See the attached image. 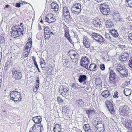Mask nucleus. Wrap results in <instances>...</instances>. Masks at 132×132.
Here are the masks:
<instances>
[{"instance_id": "nucleus-2", "label": "nucleus", "mask_w": 132, "mask_h": 132, "mask_svg": "<svg viewBox=\"0 0 132 132\" xmlns=\"http://www.w3.org/2000/svg\"><path fill=\"white\" fill-rule=\"evenodd\" d=\"M116 69L118 72L124 77H127L128 76V70L124 65L119 64L116 67Z\"/></svg>"}, {"instance_id": "nucleus-3", "label": "nucleus", "mask_w": 132, "mask_h": 132, "mask_svg": "<svg viewBox=\"0 0 132 132\" xmlns=\"http://www.w3.org/2000/svg\"><path fill=\"white\" fill-rule=\"evenodd\" d=\"M81 5L79 3H75L71 8L72 13L75 14H78L81 11Z\"/></svg>"}, {"instance_id": "nucleus-13", "label": "nucleus", "mask_w": 132, "mask_h": 132, "mask_svg": "<svg viewBox=\"0 0 132 132\" xmlns=\"http://www.w3.org/2000/svg\"><path fill=\"white\" fill-rule=\"evenodd\" d=\"M129 110V108L128 106L124 105L121 106L119 109V111L122 113L126 114L127 112Z\"/></svg>"}, {"instance_id": "nucleus-56", "label": "nucleus", "mask_w": 132, "mask_h": 132, "mask_svg": "<svg viewBox=\"0 0 132 132\" xmlns=\"http://www.w3.org/2000/svg\"><path fill=\"white\" fill-rule=\"evenodd\" d=\"M35 57L34 56H32V59L33 60V62H34V64L35 63H37L36 61L35 60Z\"/></svg>"}, {"instance_id": "nucleus-15", "label": "nucleus", "mask_w": 132, "mask_h": 132, "mask_svg": "<svg viewBox=\"0 0 132 132\" xmlns=\"http://www.w3.org/2000/svg\"><path fill=\"white\" fill-rule=\"evenodd\" d=\"M62 95L64 97H67L69 95L68 88L67 87L64 88L63 87L62 89Z\"/></svg>"}, {"instance_id": "nucleus-48", "label": "nucleus", "mask_w": 132, "mask_h": 132, "mask_svg": "<svg viewBox=\"0 0 132 132\" xmlns=\"http://www.w3.org/2000/svg\"><path fill=\"white\" fill-rule=\"evenodd\" d=\"M128 64L130 67L132 69V59L131 58L129 60Z\"/></svg>"}, {"instance_id": "nucleus-9", "label": "nucleus", "mask_w": 132, "mask_h": 132, "mask_svg": "<svg viewBox=\"0 0 132 132\" xmlns=\"http://www.w3.org/2000/svg\"><path fill=\"white\" fill-rule=\"evenodd\" d=\"M45 20L49 23L54 22L56 21V19L53 17L52 14H48L45 16Z\"/></svg>"}, {"instance_id": "nucleus-64", "label": "nucleus", "mask_w": 132, "mask_h": 132, "mask_svg": "<svg viewBox=\"0 0 132 132\" xmlns=\"http://www.w3.org/2000/svg\"><path fill=\"white\" fill-rule=\"evenodd\" d=\"M2 58V53L0 52V62H1Z\"/></svg>"}, {"instance_id": "nucleus-63", "label": "nucleus", "mask_w": 132, "mask_h": 132, "mask_svg": "<svg viewBox=\"0 0 132 132\" xmlns=\"http://www.w3.org/2000/svg\"><path fill=\"white\" fill-rule=\"evenodd\" d=\"M54 132H61V131L58 130H57L56 129H53Z\"/></svg>"}, {"instance_id": "nucleus-57", "label": "nucleus", "mask_w": 132, "mask_h": 132, "mask_svg": "<svg viewBox=\"0 0 132 132\" xmlns=\"http://www.w3.org/2000/svg\"><path fill=\"white\" fill-rule=\"evenodd\" d=\"M128 37L130 39L132 40V34H129L128 35Z\"/></svg>"}, {"instance_id": "nucleus-40", "label": "nucleus", "mask_w": 132, "mask_h": 132, "mask_svg": "<svg viewBox=\"0 0 132 132\" xmlns=\"http://www.w3.org/2000/svg\"><path fill=\"white\" fill-rule=\"evenodd\" d=\"M77 102L78 103V104L81 107L84 104V102L81 100H78Z\"/></svg>"}, {"instance_id": "nucleus-59", "label": "nucleus", "mask_w": 132, "mask_h": 132, "mask_svg": "<svg viewBox=\"0 0 132 132\" xmlns=\"http://www.w3.org/2000/svg\"><path fill=\"white\" fill-rule=\"evenodd\" d=\"M20 3H17L16 4V7H20Z\"/></svg>"}, {"instance_id": "nucleus-51", "label": "nucleus", "mask_w": 132, "mask_h": 132, "mask_svg": "<svg viewBox=\"0 0 132 132\" xmlns=\"http://www.w3.org/2000/svg\"><path fill=\"white\" fill-rule=\"evenodd\" d=\"M71 59H72V61L73 62L76 63H77L78 60L77 58H74L73 59H72V58H71Z\"/></svg>"}, {"instance_id": "nucleus-16", "label": "nucleus", "mask_w": 132, "mask_h": 132, "mask_svg": "<svg viewBox=\"0 0 132 132\" xmlns=\"http://www.w3.org/2000/svg\"><path fill=\"white\" fill-rule=\"evenodd\" d=\"M32 120L36 123L35 124L39 123L42 120L41 117L39 116L34 117L32 118Z\"/></svg>"}, {"instance_id": "nucleus-44", "label": "nucleus", "mask_w": 132, "mask_h": 132, "mask_svg": "<svg viewBox=\"0 0 132 132\" xmlns=\"http://www.w3.org/2000/svg\"><path fill=\"white\" fill-rule=\"evenodd\" d=\"M44 32L45 34L48 33L49 32H50L49 30V28L48 27H46L44 29Z\"/></svg>"}, {"instance_id": "nucleus-19", "label": "nucleus", "mask_w": 132, "mask_h": 132, "mask_svg": "<svg viewBox=\"0 0 132 132\" xmlns=\"http://www.w3.org/2000/svg\"><path fill=\"white\" fill-rule=\"evenodd\" d=\"M93 130L95 132H104V128L102 130V128H99L97 127L96 126L93 125Z\"/></svg>"}, {"instance_id": "nucleus-46", "label": "nucleus", "mask_w": 132, "mask_h": 132, "mask_svg": "<svg viewBox=\"0 0 132 132\" xmlns=\"http://www.w3.org/2000/svg\"><path fill=\"white\" fill-rule=\"evenodd\" d=\"M19 26H21L20 25H18V26L17 25L14 26L12 27L11 30H16L17 29V28H18Z\"/></svg>"}, {"instance_id": "nucleus-42", "label": "nucleus", "mask_w": 132, "mask_h": 132, "mask_svg": "<svg viewBox=\"0 0 132 132\" xmlns=\"http://www.w3.org/2000/svg\"><path fill=\"white\" fill-rule=\"evenodd\" d=\"M100 69L102 71L105 70V67L104 65L103 64H101L100 65Z\"/></svg>"}, {"instance_id": "nucleus-54", "label": "nucleus", "mask_w": 132, "mask_h": 132, "mask_svg": "<svg viewBox=\"0 0 132 132\" xmlns=\"http://www.w3.org/2000/svg\"><path fill=\"white\" fill-rule=\"evenodd\" d=\"M72 88H71L72 89L74 90L76 89V87L75 86V84L74 83L72 84Z\"/></svg>"}, {"instance_id": "nucleus-32", "label": "nucleus", "mask_w": 132, "mask_h": 132, "mask_svg": "<svg viewBox=\"0 0 132 132\" xmlns=\"http://www.w3.org/2000/svg\"><path fill=\"white\" fill-rule=\"evenodd\" d=\"M86 113L88 114V116H91L93 114H94L95 111H94L91 110H86Z\"/></svg>"}, {"instance_id": "nucleus-24", "label": "nucleus", "mask_w": 132, "mask_h": 132, "mask_svg": "<svg viewBox=\"0 0 132 132\" xmlns=\"http://www.w3.org/2000/svg\"><path fill=\"white\" fill-rule=\"evenodd\" d=\"M18 32L16 30H12L11 36L14 38L19 37L20 35Z\"/></svg>"}, {"instance_id": "nucleus-22", "label": "nucleus", "mask_w": 132, "mask_h": 132, "mask_svg": "<svg viewBox=\"0 0 132 132\" xmlns=\"http://www.w3.org/2000/svg\"><path fill=\"white\" fill-rule=\"evenodd\" d=\"M17 29H16V30L18 32V33L20 36L21 34H23V31L24 29L23 28V26H19V28Z\"/></svg>"}, {"instance_id": "nucleus-55", "label": "nucleus", "mask_w": 132, "mask_h": 132, "mask_svg": "<svg viewBox=\"0 0 132 132\" xmlns=\"http://www.w3.org/2000/svg\"><path fill=\"white\" fill-rule=\"evenodd\" d=\"M34 65H35V66L36 67V68H37V69H38V71L40 72V71L39 70V68H38V65H37V63H35L34 64Z\"/></svg>"}, {"instance_id": "nucleus-17", "label": "nucleus", "mask_w": 132, "mask_h": 132, "mask_svg": "<svg viewBox=\"0 0 132 132\" xmlns=\"http://www.w3.org/2000/svg\"><path fill=\"white\" fill-rule=\"evenodd\" d=\"M110 9H100L101 12L104 15H107L109 14Z\"/></svg>"}, {"instance_id": "nucleus-28", "label": "nucleus", "mask_w": 132, "mask_h": 132, "mask_svg": "<svg viewBox=\"0 0 132 132\" xmlns=\"http://www.w3.org/2000/svg\"><path fill=\"white\" fill-rule=\"evenodd\" d=\"M101 95L103 97H107L109 95V92L107 90H104L102 93Z\"/></svg>"}, {"instance_id": "nucleus-58", "label": "nucleus", "mask_w": 132, "mask_h": 132, "mask_svg": "<svg viewBox=\"0 0 132 132\" xmlns=\"http://www.w3.org/2000/svg\"><path fill=\"white\" fill-rule=\"evenodd\" d=\"M36 83H38V84H39V80L38 77L37 78Z\"/></svg>"}, {"instance_id": "nucleus-20", "label": "nucleus", "mask_w": 132, "mask_h": 132, "mask_svg": "<svg viewBox=\"0 0 132 132\" xmlns=\"http://www.w3.org/2000/svg\"><path fill=\"white\" fill-rule=\"evenodd\" d=\"M94 125V126H96L97 127H98L99 128H102V129H102L104 128V125L102 124V123L100 122V121H95L94 123V124H93V125Z\"/></svg>"}, {"instance_id": "nucleus-38", "label": "nucleus", "mask_w": 132, "mask_h": 132, "mask_svg": "<svg viewBox=\"0 0 132 132\" xmlns=\"http://www.w3.org/2000/svg\"><path fill=\"white\" fill-rule=\"evenodd\" d=\"M57 101L59 104H62L63 102V100L59 97H57Z\"/></svg>"}, {"instance_id": "nucleus-62", "label": "nucleus", "mask_w": 132, "mask_h": 132, "mask_svg": "<svg viewBox=\"0 0 132 132\" xmlns=\"http://www.w3.org/2000/svg\"><path fill=\"white\" fill-rule=\"evenodd\" d=\"M32 42V40L31 38H29L28 39V42H29V43L30 44V43H31V42Z\"/></svg>"}, {"instance_id": "nucleus-53", "label": "nucleus", "mask_w": 132, "mask_h": 132, "mask_svg": "<svg viewBox=\"0 0 132 132\" xmlns=\"http://www.w3.org/2000/svg\"><path fill=\"white\" fill-rule=\"evenodd\" d=\"M55 5H56V3L54 2L52 3L51 4V8L53 9V7L55 6Z\"/></svg>"}, {"instance_id": "nucleus-41", "label": "nucleus", "mask_w": 132, "mask_h": 132, "mask_svg": "<svg viewBox=\"0 0 132 132\" xmlns=\"http://www.w3.org/2000/svg\"><path fill=\"white\" fill-rule=\"evenodd\" d=\"M29 52L27 51H26L23 52V56L24 57H27L29 55Z\"/></svg>"}, {"instance_id": "nucleus-35", "label": "nucleus", "mask_w": 132, "mask_h": 132, "mask_svg": "<svg viewBox=\"0 0 132 132\" xmlns=\"http://www.w3.org/2000/svg\"><path fill=\"white\" fill-rule=\"evenodd\" d=\"M53 129L61 131V126L60 125L56 124Z\"/></svg>"}, {"instance_id": "nucleus-31", "label": "nucleus", "mask_w": 132, "mask_h": 132, "mask_svg": "<svg viewBox=\"0 0 132 132\" xmlns=\"http://www.w3.org/2000/svg\"><path fill=\"white\" fill-rule=\"evenodd\" d=\"M126 4L127 6L132 7V0H126Z\"/></svg>"}, {"instance_id": "nucleus-27", "label": "nucleus", "mask_w": 132, "mask_h": 132, "mask_svg": "<svg viewBox=\"0 0 132 132\" xmlns=\"http://www.w3.org/2000/svg\"><path fill=\"white\" fill-rule=\"evenodd\" d=\"M26 51H27L29 52L30 50L31 47L32 46V42L30 44L28 42L26 44Z\"/></svg>"}, {"instance_id": "nucleus-30", "label": "nucleus", "mask_w": 132, "mask_h": 132, "mask_svg": "<svg viewBox=\"0 0 132 132\" xmlns=\"http://www.w3.org/2000/svg\"><path fill=\"white\" fill-rule=\"evenodd\" d=\"M113 23L110 21H107L106 22V26L107 27L109 28L113 26Z\"/></svg>"}, {"instance_id": "nucleus-33", "label": "nucleus", "mask_w": 132, "mask_h": 132, "mask_svg": "<svg viewBox=\"0 0 132 132\" xmlns=\"http://www.w3.org/2000/svg\"><path fill=\"white\" fill-rule=\"evenodd\" d=\"M124 93L127 96L130 95L131 94V90L125 89L124 90Z\"/></svg>"}, {"instance_id": "nucleus-36", "label": "nucleus", "mask_w": 132, "mask_h": 132, "mask_svg": "<svg viewBox=\"0 0 132 132\" xmlns=\"http://www.w3.org/2000/svg\"><path fill=\"white\" fill-rule=\"evenodd\" d=\"M105 38L107 39V40L111 42V39L110 37V35L108 33H105Z\"/></svg>"}, {"instance_id": "nucleus-10", "label": "nucleus", "mask_w": 132, "mask_h": 132, "mask_svg": "<svg viewBox=\"0 0 132 132\" xmlns=\"http://www.w3.org/2000/svg\"><path fill=\"white\" fill-rule=\"evenodd\" d=\"M105 104L110 113L112 114L113 113L114 111L112 103L108 101H107L105 102Z\"/></svg>"}, {"instance_id": "nucleus-47", "label": "nucleus", "mask_w": 132, "mask_h": 132, "mask_svg": "<svg viewBox=\"0 0 132 132\" xmlns=\"http://www.w3.org/2000/svg\"><path fill=\"white\" fill-rule=\"evenodd\" d=\"M63 28L64 29V32H69L68 28L66 25L64 26Z\"/></svg>"}, {"instance_id": "nucleus-8", "label": "nucleus", "mask_w": 132, "mask_h": 132, "mask_svg": "<svg viewBox=\"0 0 132 132\" xmlns=\"http://www.w3.org/2000/svg\"><path fill=\"white\" fill-rule=\"evenodd\" d=\"M116 74L114 73L112 70H111L110 72V77L109 82L111 84L113 83L115 81V79L116 78Z\"/></svg>"}, {"instance_id": "nucleus-34", "label": "nucleus", "mask_w": 132, "mask_h": 132, "mask_svg": "<svg viewBox=\"0 0 132 132\" xmlns=\"http://www.w3.org/2000/svg\"><path fill=\"white\" fill-rule=\"evenodd\" d=\"M100 9H109V6L106 3H103L100 5Z\"/></svg>"}, {"instance_id": "nucleus-14", "label": "nucleus", "mask_w": 132, "mask_h": 132, "mask_svg": "<svg viewBox=\"0 0 132 132\" xmlns=\"http://www.w3.org/2000/svg\"><path fill=\"white\" fill-rule=\"evenodd\" d=\"M87 79V76L85 75H80L79 76V78L78 79L80 83H83V85H84L86 83L85 82Z\"/></svg>"}, {"instance_id": "nucleus-5", "label": "nucleus", "mask_w": 132, "mask_h": 132, "mask_svg": "<svg viewBox=\"0 0 132 132\" xmlns=\"http://www.w3.org/2000/svg\"><path fill=\"white\" fill-rule=\"evenodd\" d=\"M30 129L29 132H44L43 127L37 124H35Z\"/></svg>"}, {"instance_id": "nucleus-50", "label": "nucleus", "mask_w": 132, "mask_h": 132, "mask_svg": "<svg viewBox=\"0 0 132 132\" xmlns=\"http://www.w3.org/2000/svg\"><path fill=\"white\" fill-rule=\"evenodd\" d=\"M58 6L57 4L56 3V5H55V6L53 9L55 11H57L58 10Z\"/></svg>"}, {"instance_id": "nucleus-61", "label": "nucleus", "mask_w": 132, "mask_h": 132, "mask_svg": "<svg viewBox=\"0 0 132 132\" xmlns=\"http://www.w3.org/2000/svg\"><path fill=\"white\" fill-rule=\"evenodd\" d=\"M41 62L42 63V64L43 63H45V61L44 60V59H43L42 58V59L41 60Z\"/></svg>"}, {"instance_id": "nucleus-39", "label": "nucleus", "mask_w": 132, "mask_h": 132, "mask_svg": "<svg viewBox=\"0 0 132 132\" xmlns=\"http://www.w3.org/2000/svg\"><path fill=\"white\" fill-rule=\"evenodd\" d=\"M114 17L115 20L116 19L118 21H119L120 20V19L119 18V15L118 13L117 14H114Z\"/></svg>"}, {"instance_id": "nucleus-60", "label": "nucleus", "mask_w": 132, "mask_h": 132, "mask_svg": "<svg viewBox=\"0 0 132 132\" xmlns=\"http://www.w3.org/2000/svg\"><path fill=\"white\" fill-rule=\"evenodd\" d=\"M39 84H36V85L35 86V88H36V89H38L39 87Z\"/></svg>"}, {"instance_id": "nucleus-23", "label": "nucleus", "mask_w": 132, "mask_h": 132, "mask_svg": "<svg viewBox=\"0 0 132 132\" xmlns=\"http://www.w3.org/2000/svg\"><path fill=\"white\" fill-rule=\"evenodd\" d=\"M63 12L64 15L66 16L70 14L68 10L67 7H63Z\"/></svg>"}, {"instance_id": "nucleus-6", "label": "nucleus", "mask_w": 132, "mask_h": 132, "mask_svg": "<svg viewBox=\"0 0 132 132\" xmlns=\"http://www.w3.org/2000/svg\"><path fill=\"white\" fill-rule=\"evenodd\" d=\"M12 77L15 80H18L22 77V73L19 72L17 70L14 69L12 71Z\"/></svg>"}, {"instance_id": "nucleus-11", "label": "nucleus", "mask_w": 132, "mask_h": 132, "mask_svg": "<svg viewBox=\"0 0 132 132\" xmlns=\"http://www.w3.org/2000/svg\"><path fill=\"white\" fill-rule=\"evenodd\" d=\"M91 40L86 36H85L84 38L83 43L84 45L86 48H89L90 47V41H91Z\"/></svg>"}, {"instance_id": "nucleus-7", "label": "nucleus", "mask_w": 132, "mask_h": 132, "mask_svg": "<svg viewBox=\"0 0 132 132\" xmlns=\"http://www.w3.org/2000/svg\"><path fill=\"white\" fill-rule=\"evenodd\" d=\"M80 65L81 66L87 69L88 68V64L89 63L88 59L86 56L82 58L80 61Z\"/></svg>"}, {"instance_id": "nucleus-18", "label": "nucleus", "mask_w": 132, "mask_h": 132, "mask_svg": "<svg viewBox=\"0 0 132 132\" xmlns=\"http://www.w3.org/2000/svg\"><path fill=\"white\" fill-rule=\"evenodd\" d=\"M83 127L85 132H92V130L88 124L84 125Z\"/></svg>"}, {"instance_id": "nucleus-43", "label": "nucleus", "mask_w": 132, "mask_h": 132, "mask_svg": "<svg viewBox=\"0 0 132 132\" xmlns=\"http://www.w3.org/2000/svg\"><path fill=\"white\" fill-rule=\"evenodd\" d=\"M128 129L132 131V122L128 123Z\"/></svg>"}, {"instance_id": "nucleus-49", "label": "nucleus", "mask_w": 132, "mask_h": 132, "mask_svg": "<svg viewBox=\"0 0 132 132\" xmlns=\"http://www.w3.org/2000/svg\"><path fill=\"white\" fill-rule=\"evenodd\" d=\"M114 95L113 96V97L116 98H118V92H114Z\"/></svg>"}, {"instance_id": "nucleus-26", "label": "nucleus", "mask_w": 132, "mask_h": 132, "mask_svg": "<svg viewBox=\"0 0 132 132\" xmlns=\"http://www.w3.org/2000/svg\"><path fill=\"white\" fill-rule=\"evenodd\" d=\"M110 33L112 36L114 37H117L118 36V34L117 31L114 29L110 30Z\"/></svg>"}, {"instance_id": "nucleus-21", "label": "nucleus", "mask_w": 132, "mask_h": 132, "mask_svg": "<svg viewBox=\"0 0 132 132\" xmlns=\"http://www.w3.org/2000/svg\"><path fill=\"white\" fill-rule=\"evenodd\" d=\"M97 65L95 63L91 64L89 66V69L91 71H93L97 70Z\"/></svg>"}, {"instance_id": "nucleus-1", "label": "nucleus", "mask_w": 132, "mask_h": 132, "mask_svg": "<svg viewBox=\"0 0 132 132\" xmlns=\"http://www.w3.org/2000/svg\"><path fill=\"white\" fill-rule=\"evenodd\" d=\"M22 94L16 90L11 91L10 92V100L14 101L15 103L20 101L22 98Z\"/></svg>"}, {"instance_id": "nucleus-12", "label": "nucleus", "mask_w": 132, "mask_h": 132, "mask_svg": "<svg viewBox=\"0 0 132 132\" xmlns=\"http://www.w3.org/2000/svg\"><path fill=\"white\" fill-rule=\"evenodd\" d=\"M93 25L94 27L99 26L101 24V21L100 20L98 19H95L92 21Z\"/></svg>"}, {"instance_id": "nucleus-52", "label": "nucleus", "mask_w": 132, "mask_h": 132, "mask_svg": "<svg viewBox=\"0 0 132 132\" xmlns=\"http://www.w3.org/2000/svg\"><path fill=\"white\" fill-rule=\"evenodd\" d=\"M62 109L63 112H65V110H68V107H67L66 106H64L62 108Z\"/></svg>"}, {"instance_id": "nucleus-45", "label": "nucleus", "mask_w": 132, "mask_h": 132, "mask_svg": "<svg viewBox=\"0 0 132 132\" xmlns=\"http://www.w3.org/2000/svg\"><path fill=\"white\" fill-rule=\"evenodd\" d=\"M5 40L4 37L2 36H0V42L1 43H3L5 42Z\"/></svg>"}, {"instance_id": "nucleus-4", "label": "nucleus", "mask_w": 132, "mask_h": 132, "mask_svg": "<svg viewBox=\"0 0 132 132\" xmlns=\"http://www.w3.org/2000/svg\"><path fill=\"white\" fill-rule=\"evenodd\" d=\"M92 35L93 38L100 44L103 43L105 41L104 38L98 34L93 32L92 34Z\"/></svg>"}, {"instance_id": "nucleus-37", "label": "nucleus", "mask_w": 132, "mask_h": 132, "mask_svg": "<svg viewBox=\"0 0 132 132\" xmlns=\"http://www.w3.org/2000/svg\"><path fill=\"white\" fill-rule=\"evenodd\" d=\"M50 32H49L48 33H46V34H45V40H47L49 39L50 37Z\"/></svg>"}, {"instance_id": "nucleus-29", "label": "nucleus", "mask_w": 132, "mask_h": 132, "mask_svg": "<svg viewBox=\"0 0 132 132\" xmlns=\"http://www.w3.org/2000/svg\"><path fill=\"white\" fill-rule=\"evenodd\" d=\"M65 36L69 42L71 43L72 41L70 38V36L69 35V32H65Z\"/></svg>"}, {"instance_id": "nucleus-25", "label": "nucleus", "mask_w": 132, "mask_h": 132, "mask_svg": "<svg viewBox=\"0 0 132 132\" xmlns=\"http://www.w3.org/2000/svg\"><path fill=\"white\" fill-rule=\"evenodd\" d=\"M128 58L129 55L128 53H124L123 54L121 55V59L123 61H126Z\"/></svg>"}]
</instances>
